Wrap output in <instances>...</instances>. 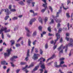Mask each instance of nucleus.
<instances>
[{"instance_id":"39448f33","label":"nucleus","mask_w":73,"mask_h":73,"mask_svg":"<svg viewBox=\"0 0 73 73\" xmlns=\"http://www.w3.org/2000/svg\"><path fill=\"white\" fill-rule=\"evenodd\" d=\"M63 45H62L61 46L58 48V51H59V54L60 53H63V50L62 49V48Z\"/></svg>"},{"instance_id":"e433bc0d","label":"nucleus","mask_w":73,"mask_h":73,"mask_svg":"<svg viewBox=\"0 0 73 73\" xmlns=\"http://www.w3.org/2000/svg\"><path fill=\"white\" fill-rule=\"evenodd\" d=\"M62 7H63L64 9H65V10H66V9H68V8H65V7H64V4L62 3Z\"/></svg>"},{"instance_id":"09e8293b","label":"nucleus","mask_w":73,"mask_h":73,"mask_svg":"<svg viewBox=\"0 0 73 73\" xmlns=\"http://www.w3.org/2000/svg\"><path fill=\"white\" fill-rule=\"evenodd\" d=\"M70 38H68V37H66V40H67V41H69H69H70Z\"/></svg>"},{"instance_id":"79ce46f5","label":"nucleus","mask_w":73,"mask_h":73,"mask_svg":"<svg viewBox=\"0 0 73 73\" xmlns=\"http://www.w3.org/2000/svg\"><path fill=\"white\" fill-rule=\"evenodd\" d=\"M38 29L39 31H41L42 30V27L41 26H39L38 27Z\"/></svg>"},{"instance_id":"b1692460","label":"nucleus","mask_w":73,"mask_h":73,"mask_svg":"<svg viewBox=\"0 0 73 73\" xmlns=\"http://www.w3.org/2000/svg\"><path fill=\"white\" fill-rule=\"evenodd\" d=\"M42 1L45 3L44 4H43L42 5H43L44 4V5H46V6H47V3L46 2V0H42Z\"/></svg>"},{"instance_id":"aec40b11","label":"nucleus","mask_w":73,"mask_h":73,"mask_svg":"<svg viewBox=\"0 0 73 73\" xmlns=\"http://www.w3.org/2000/svg\"><path fill=\"white\" fill-rule=\"evenodd\" d=\"M64 64V61H61L60 63V65H59V66L60 67H61L62 68V66L61 65L62 64Z\"/></svg>"},{"instance_id":"4c0bfd02","label":"nucleus","mask_w":73,"mask_h":73,"mask_svg":"<svg viewBox=\"0 0 73 73\" xmlns=\"http://www.w3.org/2000/svg\"><path fill=\"white\" fill-rule=\"evenodd\" d=\"M16 10L15 9H12L10 10V11H11V12H16Z\"/></svg>"},{"instance_id":"13d9d810","label":"nucleus","mask_w":73,"mask_h":73,"mask_svg":"<svg viewBox=\"0 0 73 73\" xmlns=\"http://www.w3.org/2000/svg\"><path fill=\"white\" fill-rule=\"evenodd\" d=\"M30 12H31V13H34V11H33V10H31L30 11Z\"/></svg>"},{"instance_id":"4be33fe9","label":"nucleus","mask_w":73,"mask_h":73,"mask_svg":"<svg viewBox=\"0 0 73 73\" xmlns=\"http://www.w3.org/2000/svg\"><path fill=\"white\" fill-rule=\"evenodd\" d=\"M11 46H12L13 45H14V44H15V40H12L11 41Z\"/></svg>"},{"instance_id":"dca6fc26","label":"nucleus","mask_w":73,"mask_h":73,"mask_svg":"<svg viewBox=\"0 0 73 73\" xmlns=\"http://www.w3.org/2000/svg\"><path fill=\"white\" fill-rule=\"evenodd\" d=\"M33 58L34 60H37V59H38V56H36L35 54H34Z\"/></svg>"},{"instance_id":"a18cd8bd","label":"nucleus","mask_w":73,"mask_h":73,"mask_svg":"<svg viewBox=\"0 0 73 73\" xmlns=\"http://www.w3.org/2000/svg\"><path fill=\"white\" fill-rule=\"evenodd\" d=\"M33 16L35 17L36 16H37V13H35V12H34V13H33Z\"/></svg>"},{"instance_id":"69168bd1","label":"nucleus","mask_w":73,"mask_h":73,"mask_svg":"<svg viewBox=\"0 0 73 73\" xmlns=\"http://www.w3.org/2000/svg\"><path fill=\"white\" fill-rule=\"evenodd\" d=\"M2 36V39H4V34H2L1 35Z\"/></svg>"},{"instance_id":"4468645a","label":"nucleus","mask_w":73,"mask_h":73,"mask_svg":"<svg viewBox=\"0 0 73 73\" xmlns=\"http://www.w3.org/2000/svg\"><path fill=\"white\" fill-rule=\"evenodd\" d=\"M62 10L61 9H60L59 10V11L58 12H57V13H56V17H58V14H59V13H61L62 12Z\"/></svg>"},{"instance_id":"72a5a7b5","label":"nucleus","mask_w":73,"mask_h":73,"mask_svg":"<svg viewBox=\"0 0 73 73\" xmlns=\"http://www.w3.org/2000/svg\"><path fill=\"white\" fill-rule=\"evenodd\" d=\"M19 4H20L21 5H24V3H23V1L19 2Z\"/></svg>"},{"instance_id":"a211bd4d","label":"nucleus","mask_w":73,"mask_h":73,"mask_svg":"<svg viewBox=\"0 0 73 73\" xmlns=\"http://www.w3.org/2000/svg\"><path fill=\"white\" fill-rule=\"evenodd\" d=\"M36 35H37V31H35L33 33V36H36Z\"/></svg>"},{"instance_id":"0e129e2a","label":"nucleus","mask_w":73,"mask_h":73,"mask_svg":"<svg viewBox=\"0 0 73 73\" xmlns=\"http://www.w3.org/2000/svg\"><path fill=\"white\" fill-rule=\"evenodd\" d=\"M11 66L13 67H15V65H14V64H13V63L12 62H11Z\"/></svg>"},{"instance_id":"ea45409f","label":"nucleus","mask_w":73,"mask_h":73,"mask_svg":"<svg viewBox=\"0 0 73 73\" xmlns=\"http://www.w3.org/2000/svg\"><path fill=\"white\" fill-rule=\"evenodd\" d=\"M35 53H37L38 52V49L37 48H35Z\"/></svg>"},{"instance_id":"a19ab883","label":"nucleus","mask_w":73,"mask_h":73,"mask_svg":"<svg viewBox=\"0 0 73 73\" xmlns=\"http://www.w3.org/2000/svg\"><path fill=\"white\" fill-rule=\"evenodd\" d=\"M48 30L49 32H51V29H50V27H48Z\"/></svg>"},{"instance_id":"603ef678","label":"nucleus","mask_w":73,"mask_h":73,"mask_svg":"<svg viewBox=\"0 0 73 73\" xmlns=\"http://www.w3.org/2000/svg\"><path fill=\"white\" fill-rule=\"evenodd\" d=\"M37 42V40H35V41H34L33 42V45H35V44H36V42Z\"/></svg>"},{"instance_id":"6e6552de","label":"nucleus","mask_w":73,"mask_h":73,"mask_svg":"<svg viewBox=\"0 0 73 73\" xmlns=\"http://www.w3.org/2000/svg\"><path fill=\"white\" fill-rule=\"evenodd\" d=\"M39 64L41 65L40 66V67L41 68L43 69L45 68V64H44V63H42V61H40Z\"/></svg>"},{"instance_id":"f3484780","label":"nucleus","mask_w":73,"mask_h":73,"mask_svg":"<svg viewBox=\"0 0 73 73\" xmlns=\"http://www.w3.org/2000/svg\"><path fill=\"white\" fill-rule=\"evenodd\" d=\"M55 66L56 68H60V65H57V62H55Z\"/></svg>"},{"instance_id":"e2e57ef3","label":"nucleus","mask_w":73,"mask_h":73,"mask_svg":"<svg viewBox=\"0 0 73 73\" xmlns=\"http://www.w3.org/2000/svg\"><path fill=\"white\" fill-rule=\"evenodd\" d=\"M60 24L58 23L57 25V28H59V27H60Z\"/></svg>"},{"instance_id":"c85d7f7f","label":"nucleus","mask_w":73,"mask_h":73,"mask_svg":"<svg viewBox=\"0 0 73 73\" xmlns=\"http://www.w3.org/2000/svg\"><path fill=\"white\" fill-rule=\"evenodd\" d=\"M32 0H27V2L28 4H30L31 2H32Z\"/></svg>"},{"instance_id":"cd10ccee","label":"nucleus","mask_w":73,"mask_h":73,"mask_svg":"<svg viewBox=\"0 0 73 73\" xmlns=\"http://www.w3.org/2000/svg\"><path fill=\"white\" fill-rule=\"evenodd\" d=\"M42 59H43V62H44L45 61V59L43 58H41L38 60V61H40V60H42Z\"/></svg>"},{"instance_id":"412c9836","label":"nucleus","mask_w":73,"mask_h":73,"mask_svg":"<svg viewBox=\"0 0 73 73\" xmlns=\"http://www.w3.org/2000/svg\"><path fill=\"white\" fill-rule=\"evenodd\" d=\"M34 65V64L33 63H32L31 65L28 67V68H31V67H33V66Z\"/></svg>"},{"instance_id":"37998d69","label":"nucleus","mask_w":73,"mask_h":73,"mask_svg":"<svg viewBox=\"0 0 73 73\" xmlns=\"http://www.w3.org/2000/svg\"><path fill=\"white\" fill-rule=\"evenodd\" d=\"M3 31L2 30V29H1L0 30V35L1 34L2 35V34H3Z\"/></svg>"},{"instance_id":"20e7f679","label":"nucleus","mask_w":73,"mask_h":73,"mask_svg":"<svg viewBox=\"0 0 73 73\" xmlns=\"http://www.w3.org/2000/svg\"><path fill=\"white\" fill-rule=\"evenodd\" d=\"M56 36L57 37V39L55 40V42L54 44V45L56 44V42L58 41V40L60 38V35L59 34V33H57L56 34Z\"/></svg>"},{"instance_id":"c756f323","label":"nucleus","mask_w":73,"mask_h":73,"mask_svg":"<svg viewBox=\"0 0 73 73\" xmlns=\"http://www.w3.org/2000/svg\"><path fill=\"white\" fill-rule=\"evenodd\" d=\"M17 17H14L13 18L12 20H17L18 19Z\"/></svg>"},{"instance_id":"f257e3e1","label":"nucleus","mask_w":73,"mask_h":73,"mask_svg":"<svg viewBox=\"0 0 73 73\" xmlns=\"http://www.w3.org/2000/svg\"><path fill=\"white\" fill-rule=\"evenodd\" d=\"M70 43H68V44L66 45L65 46H64L63 48L65 49V52L66 53L67 52V50H68V46H70L71 47H73V40L72 38L70 39V41H69Z\"/></svg>"},{"instance_id":"2f4dec72","label":"nucleus","mask_w":73,"mask_h":73,"mask_svg":"<svg viewBox=\"0 0 73 73\" xmlns=\"http://www.w3.org/2000/svg\"><path fill=\"white\" fill-rule=\"evenodd\" d=\"M54 22V20H53V19H52L50 23L49 24H53Z\"/></svg>"},{"instance_id":"de8ad7c7","label":"nucleus","mask_w":73,"mask_h":73,"mask_svg":"<svg viewBox=\"0 0 73 73\" xmlns=\"http://www.w3.org/2000/svg\"><path fill=\"white\" fill-rule=\"evenodd\" d=\"M8 18H9V16H7L4 19L5 20H7Z\"/></svg>"},{"instance_id":"49530a36","label":"nucleus","mask_w":73,"mask_h":73,"mask_svg":"<svg viewBox=\"0 0 73 73\" xmlns=\"http://www.w3.org/2000/svg\"><path fill=\"white\" fill-rule=\"evenodd\" d=\"M21 65H25L26 64V62H21Z\"/></svg>"},{"instance_id":"7ed1b4c3","label":"nucleus","mask_w":73,"mask_h":73,"mask_svg":"<svg viewBox=\"0 0 73 73\" xmlns=\"http://www.w3.org/2000/svg\"><path fill=\"white\" fill-rule=\"evenodd\" d=\"M25 28L27 32V37H30L31 36V32H30V31H29V30L27 27H25Z\"/></svg>"},{"instance_id":"6ab92c4d","label":"nucleus","mask_w":73,"mask_h":73,"mask_svg":"<svg viewBox=\"0 0 73 73\" xmlns=\"http://www.w3.org/2000/svg\"><path fill=\"white\" fill-rule=\"evenodd\" d=\"M31 40L30 39H28V44L29 46H31Z\"/></svg>"},{"instance_id":"ddd939ff","label":"nucleus","mask_w":73,"mask_h":73,"mask_svg":"<svg viewBox=\"0 0 73 73\" xmlns=\"http://www.w3.org/2000/svg\"><path fill=\"white\" fill-rule=\"evenodd\" d=\"M28 68V65H27L24 68H22V70H23L26 72V73H28L29 71L27 70V68Z\"/></svg>"},{"instance_id":"c9c22d12","label":"nucleus","mask_w":73,"mask_h":73,"mask_svg":"<svg viewBox=\"0 0 73 73\" xmlns=\"http://www.w3.org/2000/svg\"><path fill=\"white\" fill-rule=\"evenodd\" d=\"M45 49H47L48 48V43H46L45 44Z\"/></svg>"},{"instance_id":"052dcab7","label":"nucleus","mask_w":73,"mask_h":73,"mask_svg":"<svg viewBox=\"0 0 73 73\" xmlns=\"http://www.w3.org/2000/svg\"><path fill=\"white\" fill-rule=\"evenodd\" d=\"M20 70V69H17L16 70V72L17 73H19V71Z\"/></svg>"},{"instance_id":"1a4fd4ad","label":"nucleus","mask_w":73,"mask_h":73,"mask_svg":"<svg viewBox=\"0 0 73 73\" xmlns=\"http://www.w3.org/2000/svg\"><path fill=\"white\" fill-rule=\"evenodd\" d=\"M42 6L43 7H44L45 8V9H42L41 11V12H42V13H44L45 11V10L46 9L48 8V7H47V6H46V5H45L44 4H43V5H42Z\"/></svg>"},{"instance_id":"3c124183","label":"nucleus","mask_w":73,"mask_h":73,"mask_svg":"<svg viewBox=\"0 0 73 73\" xmlns=\"http://www.w3.org/2000/svg\"><path fill=\"white\" fill-rule=\"evenodd\" d=\"M66 16L67 17H70V15H69V13H66Z\"/></svg>"},{"instance_id":"774afa93","label":"nucleus","mask_w":73,"mask_h":73,"mask_svg":"<svg viewBox=\"0 0 73 73\" xmlns=\"http://www.w3.org/2000/svg\"><path fill=\"white\" fill-rule=\"evenodd\" d=\"M44 73H48V71L46 70H45Z\"/></svg>"},{"instance_id":"0eeeda50","label":"nucleus","mask_w":73,"mask_h":73,"mask_svg":"<svg viewBox=\"0 0 73 73\" xmlns=\"http://www.w3.org/2000/svg\"><path fill=\"white\" fill-rule=\"evenodd\" d=\"M30 56L29 55V50L28 49L27 52V57L25 58V60L27 61L28 60V57Z\"/></svg>"},{"instance_id":"864d4df0","label":"nucleus","mask_w":73,"mask_h":73,"mask_svg":"<svg viewBox=\"0 0 73 73\" xmlns=\"http://www.w3.org/2000/svg\"><path fill=\"white\" fill-rule=\"evenodd\" d=\"M42 50L41 49H40V54H42L43 53Z\"/></svg>"},{"instance_id":"393cba45","label":"nucleus","mask_w":73,"mask_h":73,"mask_svg":"<svg viewBox=\"0 0 73 73\" xmlns=\"http://www.w3.org/2000/svg\"><path fill=\"white\" fill-rule=\"evenodd\" d=\"M39 21L40 23H41V24H42V20L41 18L40 17L39 18Z\"/></svg>"},{"instance_id":"bb28decb","label":"nucleus","mask_w":73,"mask_h":73,"mask_svg":"<svg viewBox=\"0 0 73 73\" xmlns=\"http://www.w3.org/2000/svg\"><path fill=\"white\" fill-rule=\"evenodd\" d=\"M6 63V61H4L1 62V64L2 65H5Z\"/></svg>"},{"instance_id":"a878e982","label":"nucleus","mask_w":73,"mask_h":73,"mask_svg":"<svg viewBox=\"0 0 73 73\" xmlns=\"http://www.w3.org/2000/svg\"><path fill=\"white\" fill-rule=\"evenodd\" d=\"M55 20L56 23H61V20L60 19H58L57 21L56 20V19H55Z\"/></svg>"},{"instance_id":"6e6d98bb","label":"nucleus","mask_w":73,"mask_h":73,"mask_svg":"<svg viewBox=\"0 0 73 73\" xmlns=\"http://www.w3.org/2000/svg\"><path fill=\"white\" fill-rule=\"evenodd\" d=\"M65 58H60L59 59V60L60 61H62V60H64Z\"/></svg>"},{"instance_id":"2eb2a0df","label":"nucleus","mask_w":73,"mask_h":73,"mask_svg":"<svg viewBox=\"0 0 73 73\" xmlns=\"http://www.w3.org/2000/svg\"><path fill=\"white\" fill-rule=\"evenodd\" d=\"M1 29H2V31H6L7 29V28L6 27H2Z\"/></svg>"},{"instance_id":"f8f14e48","label":"nucleus","mask_w":73,"mask_h":73,"mask_svg":"<svg viewBox=\"0 0 73 73\" xmlns=\"http://www.w3.org/2000/svg\"><path fill=\"white\" fill-rule=\"evenodd\" d=\"M56 57V56H55V54H53L52 55V56L50 58H49L46 61V62H48V61L49 60H52L53 59V58H54V57Z\"/></svg>"},{"instance_id":"5701e85b","label":"nucleus","mask_w":73,"mask_h":73,"mask_svg":"<svg viewBox=\"0 0 73 73\" xmlns=\"http://www.w3.org/2000/svg\"><path fill=\"white\" fill-rule=\"evenodd\" d=\"M38 66L35 67V68L33 69V71L35 72V71H36V70H37V69H38Z\"/></svg>"},{"instance_id":"c03bdc74","label":"nucleus","mask_w":73,"mask_h":73,"mask_svg":"<svg viewBox=\"0 0 73 73\" xmlns=\"http://www.w3.org/2000/svg\"><path fill=\"white\" fill-rule=\"evenodd\" d=\"M10 31H11V30L9 29L7 30H6V31H5V33H8V32H10Z\"/></svg>"},{"instance_id":"680f3d73","label":"nucleus","mask_w":73,"mask_h":73,"mask_svg":"<svg viewBox=\"0 0 73 73\" xmlns=\"http://www.w3.org/2000/svg\"><path fill=\"white\" fill-rule=\"evenodd\" d=\"M48 36H54V35H53L52 34H50V33H48Z\"/></svg>"},{"instance_id":"f704fd0d","label":"nucleus","mask_w":73,"mask_h":73,"mask_svg":"<svg viewBox=\"0 0 73 73\" xmlns=\"http://www.w3.org/2000/svg\"><path fill=\"white\" fill-rule=\"evenodd\" d=\"M15 46L16 47H19V46H20L21 45L20 44H16Z\"/></svg>"},{"instance_id":"473e14b6","label":"nucleus","mask_w":73,"mask_h":73,"mask_svg":"<svg viewBox=\"0 0 73 73\" xmlns=\"http://www.w3.org/2000/svg\"><path fill=\"white\" fill-rule=\"evenodd\" d=\"M49 9H50V10L51 11V12H53V9H52V7L50 6H49Z\"/></svg>"},{"instance_id":"9d476101","label":"nucleus","mask_w":73,"mask_h":73,"mask_svg":"<svg viewBox=\"0 0 73 73\" xmlns=\"http://www.w3.org/2000/svg\"><path fill=\"white\" fill-rule=\"evenodd\" d=\"M17 58V56H14L13 57L10 58V60L11 61H15L16 60H15V59Z\"/></svg>"},{"instance_id":"7c9ffc66","label":"nucleus","mask_w":73,"mask_h":73,"mask_svg":"<svg viewBox=\"0 0 73 73\" xmlns=\"http://www.w3.org/2000/svg\"><path fill=\"white\" fill-rule=\"evenodd\" d=\"M19 26H17L16 27H15L14 29V31H17V29H18V28H19Z\"/></svg>"},{"instance_id":"5fc2aeb1","label":"nucleus","mask_w":73,"mask_h":73,"mask_svg":"<svg viewBox=\"0 0 73 73\" xmlns=\"http://www.w3.org/2000/svg\"><path fill=\"white\" fill-rule=\"evenodd\" d=\"M11 8H12V5H9V9H10L11 10V9H12Z\"/></svg>"},{"instance_id":"4d7b16f0","label":"nucleus","mask_w":73,"mask_h":73,"mask_svg":"<svg viewBox=\"0 0 73 73\" xmlns=\"http://www.w3.org/2000/svg\"><path fill=\"white\" fill-rule=\"evenodd\" d=\"M35 3L34 2H33L32 3V4L33 5L32 7H34L35 6Z\"/></svg>"},{"instance_id":"bf43d9fd","label":"nucleus","mask_w":73,"mask_h":73,"mask_svg":"<svg viewBox=\"0 0 73 73\" xmlns=\"http://www.w3.org/2000/svg\"><path fill=\"white\" fill-rule=\"evenodd\" d=\"M23 38V37H20L17 40V42H19L20 41V40H21V39L22 38Z\"/></svg>"},{"instance_id":"9b49d317","label":"nucleus","mask_w":73,"mask_h":73,"mask_svg":"<svg viewBox=\"0 0 73 73\" xmlns=\"http://www.w3.org/2000/svg\"><path fill=\"white\" fill-rule=\"evenodd\" d=\"M4 11H5V12L7 13L6 14V15H8L9 13H10V11H9V10L8 9H5Z\"/></svg>"},{"instance_id":"338daca9","label":"nucleus","mask_w":73,"mask_h":73,"mask_svg":"<svg viewBox=\"0 0 73 73\" xmlns=\"http://www.w3.org/2000/svg\"><path fill=\"white\" fill-rule=\"evenodd\" d=\"M62 67H67V66L66 65H65V64H63V66H62Z\"/></svg>"},{"instance_id":"423d86ee","label":"nucleus","mask_w":73,"mask_h":73,"mask_svg":"<svg viewBox=\"0 0 73 73\" xmlns=\"http://www.w3.org/2000/svg\"><path fill=\"white\" fill-rule=\"evenodd\" d=\"M35 21H36V19L35 18L32 19L30 20V21L29 22V24L30 25H32V24H33V22H35Z\"/></svg>"},{"instance_id":"f03ea898","label":"nucleus","mask_w":73,"mask_h":73,"mask_svg":"<svg viewBox=\"0 0 73 73\" xmlns=\"http://www.w3.org/2000/svg\"><path fill=\"white\" fill-rule=\"evenodd\" d=\"M7 52L8 53H5L4 54V56L5 58L6 57H9V56L11 54V52H12V49H11V48H10V49H8L7 50Z\"/></svg>"},{"instance_id":"8fccbe9b","label":"nucleus","mask_w":73,"mask_h":73,"mask_svg":"<svg viewBox=\"0 0 73 73\" xmlns=\"http://www.w3.org/2000/svg\"><path fill=\"white\" fill-rule=\"evenodd\" d=\"M62 30V29H61V28L59 29V30L58 31V33H59L60 32H61Z\"/></svg>"},{"instance_id":"58836bf2","label":"nucleus","mask_w":73,"mask_h":73,"mask_svg":"<svg viewBox=\"0 0 73 73\" xmlns=\"http://www.w3.org/2000/svg\"><path fill=\"white\" fill-rule=\"evenodd\" d=\"M48 17H45V19H44V22L45 23H46V21H48Z\"/></svg>"}]
</instances>
